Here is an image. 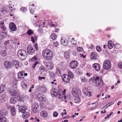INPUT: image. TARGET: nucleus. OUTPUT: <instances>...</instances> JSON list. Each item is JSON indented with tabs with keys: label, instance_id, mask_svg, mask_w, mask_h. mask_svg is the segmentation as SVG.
I'll return each mask as SVG.
<instances>
[{
	"label": "nucleus",
	"instance_id": "a878e982",
	"mask_svg": "<svg viewBox=\"0 0 122 122\" xmlns=\"http://www.w3.org/2000/svg\"><path fill=\"white\" fill-rule=\"evenodd\" d=\"M13 64L14 66L16 67V69L19 66V63L17 61L14 60L13 62Z\"/></svg>",
	"mask_w": 122,
	"mask_h": 122
},
{
	"label": "nucleus",
	"instance_id": "e433bc0d",
	"mask_svg": "<svg viewBox=\"0 0 122 122\" xmlns=\"http://www.w3.org/2000/svg\"><path fill=\"white\" fill-rule=\"evenodd\" d=\"M67 75H68V76L70 77V78H72L73 77V75L72 72L70 71H68Z\"/></svg>",
	"mask_w": 122,
	"mask_h": 122
},
{
	"label": "nucleus",
	"instance_id": "de8ad7c7",
	"mask_svg": "<svg viewBox=\"0 0 122 122\" xmlns=\"http://www.w3.org/2000/svg\"><path fill=\"white\" fill-rule=\"evenodd\" d=\"M0 54L3 56H5L6 53L5 51H1L0 52Z\"/></svg>",
	"mask_w": 122,
	"mask_h": 122
},
{
	"label": "nucleus",
	"instance_id": "a18cd8bd",
	"mask_svg": "<svg viewBox=\"0 0 122 122\" xmlns=\"http://www.w3.org/2000/svg\"><path fill=\"white\" fill-rule=\"evenodd\" d=\"M89 91V90L87 88L85 87H83V92L84 94V92L86 93V92H88Z\"/></svg>",
	"mask_w": 122,
	"mask_h": 122
},
{
	"label": "nucleus",
	"instance_id": "4468645a",
	"mask_svg": "<svg viewBox=\"0 0 122 122\" xmlns=\"http://www.w3.org/2000/svg\"><path fill=\"white\" fill-rule=\"evenodd\" d=\"M45 65L47 68L50 70H51L53 68V65L51 62H46Z\"/></svg>",
	"mask_w": 122,
	"mask_h": 122
},
{
	"label": "nucleus",
	"instance_id": "8fccbe9b",
	"mask_svg": "<svg viewBox=\"0 0 122 122\" xmlns=\"http://www.w3.org/2000/svg\"><path fill=\"white\" fill-rule=\"evenodd\" d=\"M37 58L36 56H35L32 57L31 59V61H34L37 60Z\"/></svg>",
	"mask_w": 122,
	"mask_h": 122
},
{
	"label": "nucleus",
	"instance_id": "49530a36",
	"mask_svg": "<svg viewBox=\"0 0 122 122\" xmlns=\"http://www.w3.org/2000/svg\"><path fill=\"white\" fill-rule=\"evenodd\" d=\"M17 99L20 101L21 102H23V98L20 97L19 95L17 97Z\"/></svg>",
	"mask_w": 122,
	"mask_h": 122
},
{
	"label": "nucleus",
	"instance_id": "4c0bfd02",
	"mask_svg": "<svg viewBox=\"0 0 122 122\" xmlns=\"http://www.w3.org/2000/svg\"><path fill=\"white\" fill-rule=\"evenodd\" d=\"M114 103V102H111L110 103H109L107 104H106L105 106L102 108H105L106 107V108H107L108 107L110 106L112 104H113Z\"/></svg>",
	"mask_w": 122,
	"mask_h": 122
},
{
	"label": "nucleus",
	"instance_id": "0eeeda50",
	"mask_svg": "<svg viewBox=\"0 0 122 122\" xmlns=\"http://www.w3.org/2000/svg\"><path fill=\"white\" fill-rule=\"evenodd\" d=\"M27 51L28 54L31 55L33 54L35 52V50L31 45L28 46Z\"/></svg>",
	"mask_w": 122,
	"mask_h": 122
},
{
	"label": "nucleus",
	"instance_id": "aec40b11",
	"mask_svg": "<svg viewBox=\"0 0 122 122\" xmlns=\"http://www.w3.org/2000/svg\"><path fill=\"white\" fill-rule=\"evenodd\" d=\"M10 94L11 96H16L18 93V91L17 90H13L11 92H10Z\"/></svg>",
	"mask_w": 122,
	"mask_h": 122
},
{
	"label": "nucleus",
	"instance_id": "58836bf2",
	"mask_svg": "<svg viewBox=\"0 0 122 122\" xmlns=\"http://www.w3.org/2000/svg\"><path fill=\"white\" fill-rule=\"evenodd\" d=\"M0 11L4 14H5L7 12L6 9L4 8H1L0 9Z\"/></svg>",
	"mask_w": 122,
	"mask_h": 122
},
{
	"label": "nucleus",
	"instance_id": "473e14b6",
	"mask_svg": "<svg viewBox=\"0 0 122 122\" xmlns=\"http://www.w3.org/2000/svg\"><path fill=\"white\" fill-rule=\"evenodd\" d=\"M81 79L82 81L85 83L86 82L88 81L87 79H86L84 76H83L81 77Z\"/></svg>",
	"mask_w": 122,
	"mask_h": 122
},
{
	"label": "nucleus",
	"instance_id": "69168bd1",
	"mask_svg": "<svg viewBox=\"0 0 122 122\" xmlns=\"http://www.w3.org/2000/svg\"><path fill=\"white\" fill-rule=\"evenodd\" d=\"M40 69L41 70L43 71H45L46 69V68L45 67L43 66H41V67H40Z\"/></svg>",
	"mask_w": 122,
	"mask_h": 122
},
{
	"label": "nucleus",
	"instance_id": "2f4dec72",
	"mask_svg": "<svg viewBox=\"0 0 122 122\" xmlns=\"http://www.w3.org/2000/svg\"><path fill=\"white\" fill-rule=\"evenodd\" d=\"M59 93V91L57 92L53 91L51 92V94L52 97H55L56 96H58Z\"/></svg>",
	"mask_w": 122,
	"mask_h": 122
},
{
	"label": "nucleus",
	"instance_id": "c9c22d12",
	"mask_svg": "<svg viewBox=\"0 0 122 122\" xmlns=\"http://www.w3.org/2000/svg\"><path fill=\"white\" fill-rule=\"evenodd\" d=\"M61 90L60 89L59 91V93L58 95V98L60 99H61L63 98V96L64 95L62 94H61Z\"/></svg>",
	"mask_w": 122,
	"mask_h": 122
},
{
	"label": "nucleus",
	"instance_id": "7ed1b4c3",
	"mask_svg": "<svg viewBox=\"0 0 122 122\" xmlns=\"http://www.w3.org/2000/svg\"><path fill=\"white\" fill-rule=\"evenodd\" d=\"M17 56L21 60H25L27 56V54L26 51L23 49H20L18 51Z\"/></svg>",
	"mask_w": 122,
	"mask_h": 122
},
{
	"label": "nucleus",
	"instance_id": "2eb2a0df",
	"mask_svg": "<svg viewBox=\"0 0 122 122\" xmlns=\"http://www.w3.org/2000/svg\"><path fill=\"white\" fill-rule=\"evenodd\" d=\"M38 104L37 103H35L34 104L33 108V112L34 113H36L38 112Z\"/></svg>",
	"mask_w": 122,
	"mask_h": 122
},
{
	"label": "nucleus",
	"instance_id": "dca6fc26",
	"mask_svg": "<svg viewBox=\"0 0 122 122\" xmlns=\"http://www.w3.org/2000/svg\"><path fill=\"white\" fill-rule=\"evenodd\" d=\"M92 66L97 71H99L100 69V66L98 63H95L93 64Z\"/></svg>",
	"mask_w": 122,
	"mask_h": 122
},
{
	"label": "nucleus",
	"instance_id": "f704fd0d",
	"mask_svg": "<svg viewBox=\"0 0 122 122\" xmlns=\"http://www.w3.org/2000/svg\"><path fill=\"white\" fill-rule=\"evenodd\" d=\"M6 119L5 117L3 116L0 118V122H6Z\"/></svg>",
	"mask_w": 122,
	"mask_h": 122
},
{
	"label": "nucleus",
	"instance_id": "13d9d810",
	"mask_svg": "<svg viewBox=\"0 0 122 122\" xmlns=\"http://www.w3.org/2000/svg\"><path fill=\"white\" fill-rule=\"evenodd\" d=\"M118 66L119 67L122 68V62H119L118 64Z\"/></svg>",
	"mask_w": 122,
	"mask_h": 122
},
{
	"label": "nucleus",
	"instance_id": "7c9ffc66",
	"mask_svg": "<svg viewBox=\"0 0 122 122\" xmlns=\"http://www.w3.org/2000/svg\"><path fill=\"white\" fill-rule=\"evenodd\" d=\"M18 78L21 79H23L24 78V76L22 71H20L18 73Z\"/></svg>",
	"mask_w": 122,
	"mask_h": 122
},
{
	"label": "nucleus",
	"instance_id": "338daca9",
	"mask_svg": "<svg viewBox=\"0 0 122 122\" xmlns=\"http://www.w3.org/2000/svg\"><path fill=\"white\" fill-rule=\"evenodd\" d=\"M22 74H23V76L24 75L25 76H27V73H25L24 71H22Z\"/></svg>",
	"mask_w": 122,
	"mask_h": 122
},
{
	"label": "nucleus",
	"instance_id": "cd10ccee",
	"mask_svg": "<svg viewBox=\"0 0 122 122\" xmlns=\"http://www.w3.org/2000/svg\"><path fill=\"white\" fill-rule=\"evenodd\" d=\"M0 27L3 30H6V28L4 26V22L3 21H1L0 22Z\"/></svg>",
	"mask_w": 122,
	"mask_h": 122
},
{
	"label": "nucleus",
	"instance_id": "3c124183",
	"mask_svg": "<svg viewBox=\"0 0 122 122\" xmlns=\"http://www.w3.org/2000/svg\"><path fill=\"white\" fill-rule=\"evenodd\" d=\"M33 33V31L31 30H28L27 33V34L29 35H30L31 34Z\"/></svg>",
	"mask_w": 122,
	"mask_h": 122
},
{
	"label": "nucleus",
	"instance_id": "393cba45",
	"mask_svg": "<svg viewBox=\"0 0 122 122\" xmlns=\"http://www.w3.org/2000/svg\"><path fill=\"white\" fill-rule=\"evenodd\" d=\"M47 112L45 111H43L41 112L40 115L42 117L44 118L47 117Z\"/></svg>",
	"mask_w": 122,
	"mask_h": 122
},
{
	"label": "nucleus",
	"instance_id": "f03ea898",
	"mask_svg": "<svg viewBox=\"0 0 122 122\" xmlns=\"http://www.w3.org/2000/svg\"><path fill=\"white\" fill-rule=\"evenodd\" d=\"M42 54L44 58L48 60H51L53 57V55L52 51L48 49L43 50Z\"/></svg>",
	"mask_w": 122,
	"mask_h": 122
},
{
	"label": "nucleus",
	"instance_id": "72a5a7b5",
	"mask_svg": "<svg viewBox=\"0 0 122 122\" xmlns=\"http://www.w3.org/2000/svg\"><path fill=\"white\" fill-rule=\"evenodd\" d=\"M5 86L4 85L0 86V93H2L4 92Z\"/></svg>",
	"mask_w": 122,
	"mask_h": 122
},
{
	"label": "nucleus",
	"instance_id": "5fc2aeb1",
	"mask_svg": "<svg viewBox=\"0 0 122 122\" xmlns=\"http://www.w3.org/2000/svg\"><path fill=\"white\" fill-rule=\"evenodd\" d=\"M96 49L97 51L100 52L101 51V49L99 46H97L96 47Z\"/></svg>",
	"mask_w": 122,
	"mask_h": 122
},
{
	"label": "nucleus",
	"instance_id": "39448f33",
	"mask_svg": "<svg viewBox=\"0 0 122 122\" xmlns=\"http://www.w3.org/2000/svg\"><path fill=\"white\" fill-rule=\"evenodd\" d=\"M72 94L74 97H78V93L81 92L80 91L77 87H74L72 90Z\"/></svg>",
	"mask_w": 122,
	"mask_h": 122
},
{
	"label": "nucleus",
	"instance_id": "c756f323",
	"mask_svg": "<svg viewBox=\"0 0 122 122\" xmlns=\"http://www.w3.org/2000/svg\"><path fill=\"white\" fill-rule=\"evenodd\" d=\"M10 110L12 115L14 116H15L16 114V112L14 107L13 106L11 107L10 108Z\"/></svg>",
	"mask_w": 122,
	"mask_h": 122
},
{
	"label": "nucleus",
	"instance_id": "b1692460",
	"mask_svg": "<svg viewBox=\"0 0 122 122\" xmlns=\"http://www.w3.org/2000/svg\"><path fill=\"white\" fill-rule=\"evenodd\" d=\"M41 94H38L37 96V97L38 98L39 100L41 102H44L45 101V97L41 96Z\"/></svg>",
	"mask_w": 122,
	"mask_h": 122
},
{
	"label": "nucleus",
	"instance_id": "5701e85b",
	"mask_svg": "<svg viewBox=\"0 0 122 122\" xmlns=\"http://www.w3.org/2000/svg\"><path fill=\"white\" fill-rule=\"evenodd\" d=\"M22 117H23L26 119L27 118L28 116L30 115V113L28 112H23Z\"/></svg>",
	"mask_w": 122,
	"mask_h": 122
},
{
	"label": "nucleus",
	"instance_id": "09e8293b",
	"mask_svg": "<svg viewBox=\"0 0 122 122\" xmlns=\"http://www.w3.org/2000/svg\"><path fill=\"white\" fill-rule=\"evenodd\" d=\"M39 64V62L38 61H36L34 62V63L33 64V65H32V67L33 68H34L36 66V65H37V64Z\"/></svg>",
	"mask_w": 122,
	"mask_h": 122
},
{
	"label": "nucleus",
	"instance_id": "f3484780",
	"mask_svg": "<svg viewBox=\"0 0 122 122\" xmlns=\"http://www.w3.org/2000/svg\"><path fill=\"white\" fill-rule=\"evenodd\" d=\"M69 41L67 40H66V41L64 38H61V43L64 46H66L68 44Z\"/></svg>",
	"mask_w": 122,
	"mask_h": 122
},
{
	"label": "nucleus",
	"instance_id": "0e129e2a",
	"mask_svg": "<svg viewBox=\"0 0 122 122\" xmlns=\"http://www.w3.org/2000/svg\"><path fill=\"white\" fill-rule=\"evenodd\" d=\"M34 46L35 47V48L37 50H38V48L37 47V44H36L35 43L34 44Z\"/></svg>",
	"mask_w": 122,
	"mask_h": 122
},
{
	"label": "nucleus",
	"instance_id": "603ef678",
	"mask_svg": "<svg viewBox=\"0 0 122 122\" xmlns=\"http://www.w3.org/2000/svg\"><path fill=\"white\" fill-rule=\"evenodd\" d=\"M50 75L51 77L53 79H54L55 76V74L52 72H51L50 73Z\"/></svg>",
	"mask_w": 122,
	"mask_h": 122
},
{
	"label": "nucleus",
	"instance_id": "6ab92c4d",
	"mask_svg": "<svg viewBox=\"0 0 122 122\" xmlns=\"http://www.w3.org/2000/svg\"><path fill=\"white\" fill-rule=\"evenodd\" d=\"M18 109L20 112L23 113L26 110V107L25 106H19Z\"/></svg>",
	"mask_w": 122,
	"mask_h": 122
},
{
	"label": "nucleus",
	"instance_id": "c85d7f7f",
	"mask_svg": "<svg viewBox=\"0 0 122 122\" xmlns=\"http://www.w3.org/2000/svg\"><path fill=\"white\" fill-rule=\"evenodd\" d=\"M10 101L11 104H15L16 102V99L15 97H12L10 99Z\"/></svg>",
	"mask_w": 122,
	"mask_h": 122
},
{
	"label": "nucleus",
	"instance_id": "4be33fe9",
	"mask_svg": "<svg viewBox=\"0 0 122 122\" xmlns=\"http://www.w3.org/2000/svg\"><path fill=\"white\" fill-rule=\"evenodd\" d=\"M70 51L69 50L66 51L64 53V57L65 58L68 59L70 56Z\"/></svg>",
	"mask_w": 122,
	"mask_h": 122
},
{
	"label": "nucleus",
	"instance_id": "79ce46f5",
	"mask_svg": "<svg viewBox=\"0 0 122 122\" xmlns=\"http://www.w3.org/2000/svg\"><path fill=\"white\" fill-rule=\"evenodd\" d=\"M56 73L59 76H60L61 75V73L60 69L59 68H57L56 69Z\"/></svg>",
	"mask_w": 122,
	"mask_h": 122
},
{
	"label": "nucleus",
	"instance_id": "864d4df0",
	"mask_svg": "<svg viewBox=\"0 0 122 122\" xmlns=\"http://www.w3.org/2000/svg\"><path fill=\"white\" fill-rule=\"evenodd\" d=\"M20 10L21 11H22L25 12L27 8L26 7H22L20 8Z\"/></svg>",
	"mask_w": 122,
	"mask_h": 122
},
{
	"label": "nucleus",
	"instance_id": "680f3d73",
	"mask_svg": "<svg viewBox=\"0 0 122 122\" xmlns=\"http://www.w3.org/2000/svg\"><path fill=\"white\" fill-rule=\"evenodd\" d=\"M34 85H33L31 87H30V89L28 90V91L30 92H31V89H33L34 88Z\"/></svg>",
	"mask_w": 122,
	"mask_h": 122
},
{
	"label": "nucleus",
	"instance_id": "20e7f679",
	"mask_svg": "<svg viewBox=\"0 0 122 122\" xmlns=\"http://www.w3.org/2000/svg\"><path fill=\"white\" fill-rule=\"evenodd\" d=\"M104 68L106 70L109 69L111 67V64L110 61L108 60H106L104 62L103 64Z\"/></svg>",
	"mask_w": 122,
	"mask_h": 122
},
{
	"label": "nucleus",
	"instance_id": "bb28decb",
	"mask_svg": "<svg viewBox=\"0 0 122 122\" xmlns=\"http://www.w3.org/2000/svg\"><path fill=\"white\" fill-rule=\"evenodd\" d=\"M108 46L109 49L112 48L113 46V44L112 43V41H109L108 42Z\"/></svg>",
	"mask_w": 122,
	"mask_h": 122
},
{
	"label": "nucleus",
	"instance_id": "a211bd4d",
	"mask_svg": "<svg viewBox=\"0 0 122 122\" xmlns=\"http://www.w3.org/2000/svg\"><path fill=\"white\" fill-rule=\"evenodd\" d=\"M91 57L92 59H97V56L95 52H92L91 54Z\"/></svg>",
	"mask_w": 122,
	"mask_h": 122
},
{
	"label": "nucleus",
	"instance_id": "6e6d98bb",
	"mask_svg": "<svg viewBox=\"0 0 122 122\" xmlns=\"http://www.w3.org/2000/svg\"><path fill=\"white\" fill-rule=\"evenodd\" d=\"M53 44V45L55 47H57V46L59 45L58 44L57 41L54 42Z\"/></svg>",
	"mask_w": 122,
	"mask_h": 122
},
{
	"label": "nucleus",
	"instance_id": "bf43d9fd",
	"mask_svg": "<svg viewBox=\"0 0 122 122\" xmlns=\"http://www.w3.org/2000/svg\"><path fill=\"white\" fill-rule=\"evenodd\" d=\"M58 115V113L56 112H55L53 113V116L55 117H56Z\"/></svg>",
	"mask_w": 122,
	"mask_h": 122
},
{
	"label": "nucleus",
	"instance_id": "f257e3e1",
	"mask_svg": "<svg viewBox=\"0 0 122 122\" xmlns=\"http://www.w3.org/2000/svg\"><path fill=\"white\" fill-rule=\"evenodd\" d=\"M89 81L90 84L95 87L102 88L103 86L102 79L96 75L94 76L93 77L90 79Z\"/></svg>",
	"mask_w": 122,
	"mask_h": 122
},
{
	"label": "nucleus",
	"instance_id": "423d86ee",
	"mask_svg": "<svg viewBox=\"0 0 122 122\" xmlns=\"http://www.w3.org/2000/svg\"><path fill=\"white\" fill-rule=\"evenodd\" d=\"M78 63L76 61H72L70 63V66L72 69H75L76 68L78 65Z\"/></svg>",
	"mask_w": 122,
	"mask_h": 122
},
{
	"label": "nucleus",
	"instance_id": "6e6552de",
	"mask_svg": "<svg viewBox=\"0 0 122 122\" xmlns=\"http://www.w3.org/2000/svg\"><path fill=\"white\" fill-rule=\"evenodd\" d=\"M62 78L63 81L67 83L69 82L70 79V77L67 74H65L62 76Z\"/></svg>",
	"mask_w": 122,
	"mask_h": 122
},
{
	"label": "nucleus",
	"instance_id": "c03bdc74",
	"mask_svg": "<svg viewBox=\"0 0 122 122\" xmlns=\"http://www.w3.org/2000/svg\"><path fill=\"white\" fill-rule=\"evenodd\" d=\"M21 86L23 89H24L26 87H27V85L25 83H22L21 84Z\"/></svg>",
	"mask_w": 122,
	"mask_h": 122
},
{
	"label": "nucleus",
	"instance_id": "f8f14e48",
	"mask_svg": "<svg viewBox=\"0 0 122 122\" xmlns=\"http://www.w3.org/2000/svg\"><path fill=\"white\" fill-rule=\"evenodd\" d=\"M37 87L38 89H39V90H40L41 92L45 93L47 92V89L44 85L41 86V87L39 85L37 86Z\"/></svg>",
	"mask_w": 122,
	"mask_h": 122
},
{
	"label": "nucleus",
	"instance_id": "1a4fd4ad",
	"mask_svg": "<svg viewBox=\"0 0 122 122\" xmlns=\"http://www.w3.org/2000/svg\"><path fill=\"white\" fill-rule=\"evenodd\" d=\"M4 65L5 68L8 69L11 68L12 66L11 62L8 61H5Z\"/></svg>",
	"mask_w": 122,
	"mask_h": 122
},
{
	"label": "nucleus",
	"instance_id": "052dcab7",
	"mask_svg": "<svg viewBox=\"0 0 122 122\" xmlns=\"http://www.w3.org/2000/svg\"><path fill=\"white\" fill-rule=\"evenodd\" d=\"M0 99L1 101H5V98L4 96H2L0 97Z\"/></svg>",
	"mask_w": 122,
	"mask_h": 122
},
{
	"label": "nucleus",
	"instance_id": "4d7b16f0",
	"mask_svg": "<svg viewBox=\"0 0 122 122\" xmlns=\"http://www.w3.org/2000/svg\"><path fill=\"white\" fill-rule=\"evenodd\" d=\"M77 51L79 52H82L83 51V49L80 47H79L77 49Z\"/></svg>",
	"mask_w": 122,
	"mask_h": 122
},
{
	"label": "nucleus",
	"instance_id": "ea45409f",
	"mask_svg": "<svg viewBox=\"0 0 122 122\" xmlns=\"http://www.w3.org/2000/svg\"><path fill=\"white\" fill-rule=\"evenodd\" d=\"M57 36L56 34L55 33L52 34L51 36V38L52 40H55Z\"/></svg>",
	"mask_w": 122,
	"mask_h": 122
},
{
	"label": "nucleus",
	"instance_id": "412c9836",
	"mask_svg": "<svg viewBox=\"0 0 122 122\" xmlns=\"http://www.w3.org/2000/svg\"><path fill=\"white\" fill-rule=\"evenodd\" d=\"M68 39L72 44L74 45L76 44V41L75 40L74 38L72 37L71 36H69Z\"/></svg>",
	"mask_w": 122,
	"mask_h": 122
},
{
	"label": "nucleus",
	"instance_id": "ddd939ff",
	"mask_svg": "<svg viewBox=\"0 0 122 122\" xmlns=\"http://www.w3.org/2000/svg\"><path fill=\"white\" fill-rule=\"evenodd\" d=\"M30 5L29 6V10L30 13L32 14H33L35 11V7L34 5L33 4H31V3L30 4Z\"/></svg>",
	"mask_w": 122,
	"mask_h": 122
},
{
	"label": "nucleus",
	"instance_id": "37998d69",
	"mask_svg": "<svg viewBox=\"0 0 122 122\" xmlns=\"http://www.w3.org/2000/svg\"><path fill=\"white\" fill-rule=\"evenodd\" d=\"M91 93V92L90 91H89L88 92H86V93L84 92V94L85 96L90 97H91L92 95Z\"/></svg>",
	"mask_w": 122,
	"mask_h": 122
},
{
	"label": "nucleus",
	"instance_id": "9d476101",
	"mask_svg": "<svg viewBox=\"0 0 122 122\" xmlns=\"http://www.w3.org/2000/svg\"><path fill=\"white\" fill-rule=\"evenodd\" d=\"M9 27L10 30L12 31H15L16 30V27L15 24L13 22H11L10 23Z\"/></svg>",
	"mask_w": 122,
	"mask_h": 122
},
{
	"label": "nucleus",
	"instance_id": "a19ab883",
	"mask_svg": "<svg viewBox=\"0 0 122 122\" xmlns=\"http://www.w3.org/2000/svg\"><path fill=\"white\" fill-rule=\"evenodd\" d=\"M75 98L74 100V102L75 103H77L79 102L80 101V98H79L78 97H75Z\"/></svg>",
	"mask_w": 122,
	"mask_h": 122
},
{
	"label": "nucleus",
	"instance_id": "e2e57ef3",
	"mask_svg": "<svg viewBox=\"0 0 122 122\" xmlns=\"http://www.w3.org/2000/svg\"><path fill=\"white\" fill-rule=\"evenodd\" d=\"M31 41L33 43H34L35 42V39L33 36H32L31 37Z\"/></svg>",
	"mask_w": 122,
	"mask_h": 122
},
{
	"label": "nucleus",
	"instance_id": "9b49d317",
	"mask_svg": "<svg viewBox=\"0 0 122 122\" xmlns=\"http://www.w3.org/2000/svg\"><path fill=\"white\" fill-rule=\"evenodd\" d=\"M95 104V103H94L92 104H89V103H88L87 104L88 105L87 106V107L89 108V110H93L95 107L97 106Z\"/></svg>",
	"mask_w": 122,
	"mask_h": 122
},
{
	"label": "nucleus",
	"instance_id": "774afa93",
	"mask_svg": "<svg viewBox=\"0 0 122 122\" xmlns=\"http://www.w3.org/2000/svg\"><path fill=\"white\" fill-rule=\"evenodd\" d=\"M38 78L40 80H41L43 79H45V77H41L40 76H39Z\"/></svg>",
	"mask_w": 122,
	"mask_h": 122
}]
</instances>
